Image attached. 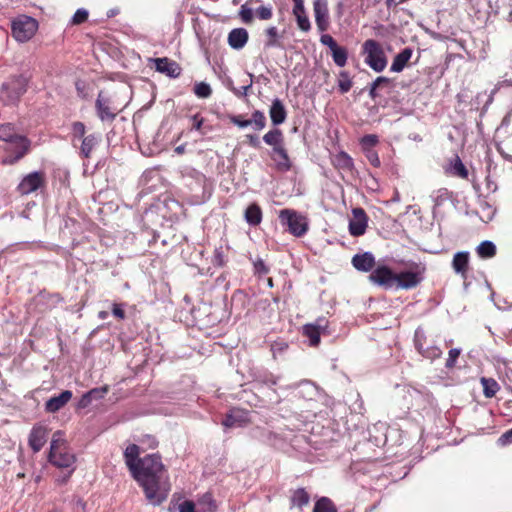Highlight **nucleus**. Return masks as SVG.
<instances>
[{
    "mask_svg": "<svg viewBox=\"0 0 512 512\" xmlns=\"http://www.w3.org/2000/svg\"><path fill=\"white\" fill-rule=\"evenodd\" d=\"M313 512H338L335 504L328 497H321L314 505Z\"/></svg>",
    "mask_w": 512,
    "mask_h": 512,
    "instance_id": "e433bc0d",
    "label": "nucleus"
},
{
    "mask_svg": "<svg viewBox=\"0 0 512 512\" xmlns=\"http://www.w3.org/2000/svg\"><path fill=\"white\" fill-rule=\"evenodd\" d=\"M179 512H195L194 502L190 500H185L179 505Z\"/></svg>",
    "mask_w": 512,
    "mask_h": 512,
    "instance_id": "13d9d810",
    "label": "nucleus"
},
{
    "mask_svg": "<svg viewBox=\"0 0 512 512\" xmlns=\"http://www.w3.org/2000/svg\"><path fill=\"white\" fill-rule=\"evenodd\" d=\"M459 355H460L459 349H457V348L450 349L445 366L447 368H453L455 366V363H456Z\"/></svg>",
    "mask_w": 512,
    "mask_h": 512,
    "instance_id": "5fc2aeb1",
    "label": "nucleus"
},
{
    "mask_svg": "<svg viewBox=\"0 0 512 512\" xmlns=\"http://www.w3.org/2000/svg\"><path fill=\"white\" fill-rule=\"evenodd\" d=\"M91 404H92V400H91V396H89V391H88L81 396V398L79 399V401L77 403V407L78 408H86Z\"/></svg>",
    "mask_w": 512,
    "mask_h": 512,
    "instance_id": "bf43d9fd",
    "label": "nucleus"
},
{
    "mask_svg": "<svg viewBox=\"0 0 512 512\" xmlns=\"http://www.w3.org/2000/svg\"><path fill=\"white\" fill-rule=\"evenodd\" d=\"M91 404H92V400H91V396H89V391H88L81 396V398L79 399V401L77 403V407L78 408H86Z\"/></svg>",
    "mask_w": 512,
    "mask_h": 512,
    "instance_id": "052dcab7",
    "label": "nucleus"
},
{
    "mask_svg": "<svg viewBox=\"0 0 512 512\" xmlns=\"http://www.w3.org/2000/svg\"><path fill=\"white\" fill-rule=\"evenodd\" d=\"M352 80L347 71H340L338 78L339 91L342 94L347 93L352 88Z\"/></svg>",
    "mask_w": 512,
    "mask_h": 512,
    "instance_id": "ea45409f",
    "label": "nucleus"
},
{
    "mask_svg": "<svg viewBox=\"0 0 512 512\" xmlns=\"http://www.w3.org/2000/svg\"><path fill=\"white\" fill-rule=\"evenodd\" d=\"M60 432H56L51 442L49 462L59 468H69L75 461L76 457L73 453L67 451V448L63 444H59V439L55 438L59 436Z\"/></svg>",
    "mask_w": 512,
    "mask_h": 512,
    "instance_id": "0eeeda50",
    "label": "nucleus"
},
{
    "mask_svg": "<svg viewBox=\"0 0 512 512\" xmlns=\"http://www.w3.org/2000/svg\"><path fill=\"white\" fill-rule=\"evenodd\" d=\"M320 42L330 49L332 59L338 67H344L347 64L348 50L346 47L338 45L330 34H322Z\"/></svg>",
    "mask_w": 512,
    "mask_h": 512,
    "instance_id": "9b49d317",
    "label": "nucleus"
},
{
    "mask_svg": "<svg viewBox=\"0 0 512 512\" xmlns=\"http://www.w3.org/2000/svg\"><path fill=\"white\" fill-rule=\"evenodd\" d=\"M278 380L279 378L274 376L272 373H264L254 379L253 386L258 390L264 387L272 388L278 383Z\"/></svg>",
    "mask_w": 512,
    "mask_h": 512,
    "instance_id": "7c9ffc66",
    "label": "nucleus"
},
{
    "mask_svg": "<svg viewBox=\"0 0 512 512\" xmlns=\"http://www.w3.org/2000/svg\"><path fill=\"white\" fill-rule=\"evenodd\" d=\"M239 16L245 24H250L253 22V9L248 6V4H243L239 11Z\"/></svg>",
    "mask_w": 512,
    "mask_h": 512,
    "instance_id": "de8ad7c7",
    "label": "nucleus"
},
{
    "mask_svg": "<svg viewBox=\"0 0 512 512\" xmlns=\"http://www.w3.org/2000/svg\"><path fill=\"white\" fill-rule=\"evenodd\" d=\"M175 153L179 154V155H182L185 153L186 151V145L185 144H182V145H179L177 146L175 149H174Z\"/></svg>",
    "mask_w": 512,
    "mask_h": 512,
    "instance_id": "338daca9",
    "label": "nucleus"
},
{
    "mask_svg": "<svg viewBox=\"0 0 512 512\" xmlns=\"http://www.w3.org/2000/svg\"><path fill=\"white\" fill-rule=\"evenodd\" d=\"M0 140L11 146L14 157L9 161L10 163H15L23 158L30 149V140L26 136L18 134L11 123L0 125Z\"/></svg>",
    "mask_w": 512,
    "mask_h": 512,
    "instance_id": "f03ea898",
    "label": "nucleus"
},
{
    "mask_svg": "<svg viewBox=\"0 0 512 512\" xmlns=\"http://www.w3.org/2000/svg\"><path fill=\"white\" fill-rule=\"evenodd\" d=\"M293 14L296 17L299 29L304 32H308L311 29V23L306 15L304 5L301 6V10H298L297 7H293Z\"/></svg>",
    "mask_w": 512,
    "mask_h": 512,
    "instance_id": "f704fd0d",
    "label": "nucleus"
},
{
    "mask_svg": "<svg viewBox=\"0 0 512 512\" xmlns=\"http://www.w3.org/2000/svg\"><path fill=\"white\" fill-rule=\"evenodd\" d=\"M278 218L281 225L287 227L288 232L295 237H302L308 231L307 218L294 209L280 210Z\"/></svg>",
    "mask_w": 512,
    "mask_h": 512,
    "instance_id": "39448f33",
    "label": "nucleus"
},
{
    "mask_svg": "<svg viewBox=\"0 0 512 512\" xmlns=\"http://www.w3.org/2000/svg\"><path fill=\"white\" fill-rule=\"evenodd\" d=\"M352 219L349 221V233L354 237H359L365 234L368 226V216L365 210L361 207L352 209Z\"/></svg>",
    "mask_w": 512,
    "mask_h": 512,
    "instance_id": "4468645a",
    "label": "nucleus"
},
{
    "mask_svg": "<svg viewBox=\"0 0 512 512\" xmlns=\"http://www.w3.org/2000/svg\"><path fill=\"white\" fill-rule=\"evenodd\" d=\"M361 54L364 56V62L375 72H382L388 63L385 51L382 45L374 40L367 39L361 46Z\"/></svg>",
    "mask_w": 512,
    "mask_h": 512,
    "instance_id": "20e7f679",
    "label": "nucleus"
},
{
    "mask_svg": "<svg viewBox=\"0 0 512 512\" xmlns=\"http://www.w3.org/2000/svg\"><path fill=\"white\" fill-rule=\"evenodd\" d=\"M415 347L422 356L429 358V359L439 358L442 354V351L438 347L424 348L423 343L421 342V339H420L418 333H416V335H415Z\"/></svg>",
    "mask_w": 512,
    "mask_h": 512,
    "instance_id": "c756f323",
    "label": "nucleus"
},
{
    "mask_svg": "<svg viewBox=\"0 0 512 512\" xmlns=\"http://www.w3.org/2000/svg\"><path fill=\"white\" fill-rule=\"evenodd\" d=\"M122 304L113 303L112 305V314L119 320H123L126 317L125 310L122 307Z\"/></svg>",
    "mask_w": 512,
    "mask_h": 512,
    "instance_id": "4d7b16f0",
    "label": "nucleus"
},
{
    "mask_svg": "<svg viewBox=\"0 0 512 512\" xmlns=\"http://www.w3.org/2000/svg\"><path fill=\"white\" fill-rule=\"evenodd\" d=\"M452 267L457 274H460L463 279H466L469 270V253L457 252L453 256Z\"/></svg>",
    "mask_w": 512,
    "mask_h": 512,
    "instance_id": "5701e85b",
    "label": "nucleus"
},
{
    "mask_svg": "<svg viewBox=\"0 0 512 512\" xmlns=\"http://www.w3.org/2000/svg\"><path fill=\"white\" fill-rule=\"evenodd\" d=\"M255 13L260 20H269L273 16L272 8L270 6H260L256 9Z\"/></svg>",
    "mask_w": 512,
    "mask_h": 512,
    "instance_id": "3c124183",
    "label": "nucleus"
},
{
    "mask_svg": "<svg viewBox=\"0 0 512 512\" xmlns=\"http://www.w3.org/2000/svg\"><path fill=\"white\" fill-rule=\"evenodd\" d=\"M476 252L480 258L490 259L496 255V246L493 242L486 240L477 246Z\"/></svg>",
    "mask_w": 512,
    "mask_h": 512,
    "instance_id": "72a5a7b5",
    "label": "nucleus"
},
{
    "mask_svg": "<svg viewBox=\"0 0 512 512\" xmlns=\"http://www.w3.org/2000/svg\"><path fill=\"white\" fill-rule=\"evenodd\" d=\"M352 265L358 271L369 272L375 266V258L369 252H364L362 254H356L352 258Z\"/></svg>",
    "mask_w": 512,
    "mask_h": 512,
    "instance_id": "412c9836",
    "label": "nucleus"
},
{
    "mask_svg": "<svg viewBox=\"0 0 512 512\" xmlns=\"http://www.w3.org/2000/svg\"><path fill=\"white\" fill-rule=\"evenodd\" d=\"M28 78L24 75H13L5 81L0 89V100L5 105H15L26 93Z\"/></svg>",
    "mask_w": 512,
    "mask_h": 512,
    "instance_id": "7ed1b4c3",
    "label": "nucleus"
},
{
    "mask_svg": "<svg viewBox=\"0 0 512 512\" xmlns=\"http://www.w3.org/2000/svg\"><path fill=\"white\" fill-rule=\"evenodd\" d=\"M190 120L192 122L191 130H196L201 134H205L207 132L206 129L209 131L212 130L211 126H204L205 119L199 113L190 116Z\"/></svg>",
    "mask_w": 512,
    "mask_h": 512,
    "instance_id": "79ce46f5",
    "label": "nucleus"
},
{
    "mask_svg": "<svg viewBox=\"0 0 512 512\" xmlns=\"http://www.w3.org/2000/svg\"><path fill=\"white\" fill-rule=\"evenodd\" d=\"M254 272L258 276L266 275L269 273V268L262 259H258L254 262Z\"/></svg>",
    "mask_w": 512,
    "mask_h": 512,
    "instance_id": "6e6d98bb",
    "label": "nucleus"
},
{
    "mask_svg": "<svg viewBox=\"0 0 512 512\" xmlns=\"http://www.w3.org/2000/svg\"><path fill=\"white\" fill-rule=\"evenodd\" d=\"M327 328V321L323 318L317 319L314 324H306L303 327V334L309 339L310 346L316 347L320 343V335Z\"/></svg>",
    "mask_w": 512,
    "mask_h": 512,
    "instance_id": "dca6fc26",
    "label": "nucleus"
},
{
    "mask_svg": "<svg viewBox=\"0 0 512 512\" xmlns=\"http://www.w3.org/2000/svg\"><path fill=\"white\" fill-rule=\"evenodd\" d=\"M46 177L42 171H36L26 175L17 186V191L21 195H28L45 186Z\"/></svg>",
    "mask_w": 512,
    "mask_h": 512,
    "instance_id": "f8f14e48",
    "label": "nucleus"
},
{
    "mask_svg": "<svg viewBox=\"0 0 512 512\" xmlns=\"http://www.w3.org/2000/svg\"><path fill=\"white\" fill-rule=\"evenodd\" d=\"M378 142V136L375 134L364 135L360 140V144L364 152L373 149V147L376 146Z\"/></svg>",
    "mask_w": 512,
    "mask_h": 512,
    "instance_id": "c03bdc74",
    "label": "nucleus"
},
{
    "mask_svg": "<svg viewBox=\"0 0 512 512\" xmlns=\"http://www.w3.org/2000/svg\"><path fill=\"white\" fill-rule=\"evenodd\" d=\"M369 280L385 290L395 288L396 272L387 265H378L369 275Z\"/></svg>",
    "mask_w": 512,
    "mask_h": 512,
    "instance_id": "1a4fd4ad",
    "label": "nucleus"
},
{
    "mask_svg": "<svg viewBox=\"0 0 512 512\" xmlns=\"http://www.w3.org/2000/svg\"><path fill=\"white\" fill-rule=\"evenodd\" d=\"M290 500L292 505L301 508L309 503L310 495L304 488H298L293 491Z\"/></svg>",
    "mask_w": 512,
    "mask_h": 512,
    "instance_id": "c9c22d12",
    "label": "nucleus"
},
{
    "mask_svg": "<svg viewBox=\"0 0 512 512\" xmlns=\"http://www.w3.org/2000/svg\"><path fill=\"white\" fill-rule=\"evenodd\" d=\"M249 422V418H224L222 425L225 430H228L232 427H244Z\"/></svg>",
    "mask_w": 512,
    "mask_h": 512,
    "instance_id": "37998d69",
    "label": "nucleus"
},
{
    "mask_svg": "<svg viewBox=\"0 0 512 512\" xmlns=\"http://www.w3.org/2000/svg\"><path fill=\"white\" fill-rule=\"evenodd\" d=\"M412 53L411 48H404L394 57L390 70L392 72H401L410 60Z\"/></svg>",
    "mask_w": 512,
    "mask_h": 512,
    "instance_id": "c85d7f7f",
    "label": "nucleus"
},
{
    "mask_svg": "<svg viewBox=\"0 0 512 512\" xmlns=\"http://www.w3.org/2000/svg\"><path fill=\"white\" fill-rule=\"evenodd\" d=\"M390 84V79L384 76L377 77L376 80L372 83L369 95L371 98H375L377 96L376 90L382 86H388Z\"/></svg>",
    "mask_w": 512,
    "mask_h": 512,
    "instance_id": "49530a36",
    "label": "nucleus"
},
{
    "mask_svg": "<svg viewBox=\"0 0 512 512\" xmlns=\"http://www.w3.org/2000/svg\"><path fill=\"white\" fill-rule=\"evenodd\" d=\"M88 16H89V13H88V11H87V10H85V9H83V8L78 9V10L74 13V15H73V17H72V21H71V22H72V24H73V25H80V24H82V23H84V22H86V21H87Z\"/></svg>",
    "mask_w": 512,
    "mask_h": 512,
    "instance_id": "8fccbe9b",
    "label": "nucleus"
},
{
    "mask_svg": "<svg viewBox=\"0 0 512 512\" xmlns=\"http://www.w3.org/2000/svg\"><path fill=\"white\" fill-rule=\"evenodd\" d=\"M214 262L219 266L224 265V256L221 250L216 249L214 252Z\"/></svg>",
    "mask_w": 512,
    "mask_h": 512,
    "instance_id": "0e129e2a",
    "label": "nucleus"
},
{
    "mask_svg": "<svg viewBox=\"0 0 512 512\" xmlns=\"http://www.w3.org/2000/svg\"><path fill=\"white\" fill-rule=\"evenodd\" d=\"M270 158L275 164V169L280 172H288L292 168V162L285 146L279 149H272Z\"/></svg>",
    "mask_w": 512,
    "mask_h": 512,
    "instance_id": "f3484780",
    "label": "nucleus"
},
{
    "mask_svg": "<svg viewBox=\"0 0 512 512\" xmlns=\"http://www.w3.org/2000/svg\"><path fill=\"white\" fill-rule=\"evenodd\" d=\"M139 455L140 447L138 445L130 444L126 447L124 451V459L130 473L134 472V470H136L137 466L140 464L139 461H141V458Z\"/></svg>",
    "mask_w": 512,
    "mask_h": 512,
    "instance_id": "393cba45",
    "label": "nucleus"
},
{
    "mask_svg": "<svg viewBox=\"0 0 512 512\" xmlns=\"http://www.w3.org/2000/svg\"><path fill=\"white\" fill-rule=\"evenodd\" d=\"M12 36L18 42L29 41L38 30V22L29 16H20L12 22Z\"/></svg>",
    "mask_w": 512,
    "mask_h": 512,
    "instance_id": "6e6552de",
    "label": "nucleus"
},
{
    "mask_svg": "<svg viewBox=\"0 0 512 512\" xmlns=\"http://www.w3.org/2000/svg\"><path fill=\"white\" fill-rule=\"evenodd\" d=\"M153 62L155 63L156 71L160 73L166 74L172 78H177L181 74L182 69L180 65L167 57L155 58Z\"/></svg>",
    "mask_w": 512,
    "mask_h": 512,
    "instance_id": "a211bd4d",
    "label": "nucleus"
},
{
    "mask_svg": "<svg viewBox=\"0 0 512 512\" xmlns=\"http://www.w3.org/2000/svg\"><path fill=\"white\" fill-rule=\"evenodd\" d=\"M313 10L318 30L327 31L330 26L327 0H313Z\"/></svg>",
    "mask_w": 512,
    "mask_h": 512,
    "instance_id": "2eb2a0df",
    "label": "nucleus"
},
{
    "mask_svg": "<svg viewBox=\"0 0 512 512\" xmlns=\"http://www.w3.org/2000/svg\"><path fill=\"white\" fill-rule=\"evenodd\" d=\"M263 212L259 204L251 203L244 212V219L250 226H258L262 222Z\"/></svg>",
    "mask_w": 512,
    "mask_h": 512,
    "instance_id": "bb28decb",
    "label": "nucleus"
},
{
    "mask_svg": "<svg viewBox=\"0 0 512 512\" xmlns=\"http://www.w3.org/2000/svg\"><path fill=\"white\" fill-rule=\"evenodd\" d=\"M499 443L501 445H507V444H510L512 443V429L506 431L505 433H503L500 438H499Z\"/></svg>",
    "mask_w": 512,
    "mask_h": 512,
    "instance_id": "e2e57ef3",
    "label": "nucleus"
},
{
    "mask_svg": "<svg viewBox=\"0 0 512 512\" xmlns=\"http://www.w3.org/2000/svg\"><path fill=\"white\" fill-rule=\"evenodd\" d=\"M48 430L42 425L33 427L29 435V446L34 452H39L47 441Z\"/></svg>",
    "mask_w": 512,
    "mask_h": 512,
    "instance_id": "aec40b11",
    "label": "nucleus"
},
{
    "mask_svg": "<svg viewBox=\"0 0 512 512\" xmlns=\"http://www.w3.org/2000/svg\"><path fill=\"white\" fill-rule=\"evenodd\" d=\"M99 142L98 137L95 134H89L82 138L80 152L85 158H89L94 148Z\"/></svg>",
    "mask_w": 512,
    "mask_h": 512,
    "instance_id": "2f4dec72",
    "label": "nucleus"
},
{
    "mask_svg": "<svg viewBox=\"0 0 512 512\" xmlns=\"http://www.w3.org/2000/svg\"><path fill=\"white\" fill-rule=\"evenodd\" d=\"M385 4H386L387 8H392V7L397 6L400 3H399V1H396V0H385Z\"/></svg>",
    "mask_w": 512,
    "mask_h": 512,
    "instance_id": "774afa93",
    "label": "nucleus"
},
{
    "mask_svg": "<svg viewBox=\"0 0 512 512\" xmlns=\"http://www.w3.org/2000/svg\"><path fill=\"white\" fill-rule=\"evenodd\" d=\"M263 141L267 145L271 146L272 149H279V148L285 146L283 132L278 128H274V129L268 131L263 136Z\"/></svg>",
    "mask_w": 512,
    "mask_h": 512,
    "instance_id": "cd10ccee",
    "label": "nucleus"
},
{
    "mask_svg": "<svg viewBox=\"0 0 512 512\" xmlns=\"http://www.w3.org/2000/svg\"><path fill=\"white\" fill-rule=\"evenodd\" d=\"M480 383L487 398L494 397L500 389L498 382L493 378L481 377Z\"/></svg>",
    "mask_w": 512,
    "mask_h": 512,
    "instance_id": "473e14b6",
    "label": "nucleus"
},
{
    "mask_svg": "<svg viewBox=\"0 0 512 512\" xmlns=\"http://www.w3.org/2000/svg\"><path fill=\"white\" fill-rule=\"evenodd\" d=\"M73 136L82 139L86 133V127L83 122L76 121L72 124Z\"/></svg>",
    "mask_w": 512,
    "mask_h": 512,
    "instance_id": "603ef678",
    "label": "nucleus"
},
{
    "mask_svg": "<svg viewBox=\"0 0 512 512\" xmlns=\"http://www.w3.org/2000/svg\"><path fill=\"white\" fill-rule=\"evenodd\" d=\"M248 32L244 28H235L228 34V44L234 49H241L248 41Z\"/></svg>",
    "mask_w": 512,
    "mask_h": 512,
    "instance_id": "a878e982",
    "label": "nucleus"
},
{
    "mask_svg": "<svg viewBox=\"0 0 512 512\" xmlns=\"http://www.w3.org/2000/svg\"><path fill=\"white\" fill-rule=\"evenodd\" d=\"M250 88V85L242 86L239 89L234 88L233 92L237 97H244L247 95V91Z\"/></svg>",
    "mask_w": 512,
    "mask_h": 512,
    "instance_id": "69168bd1",
    "label": "nucleus"
},
{
    "mask_svg": "<svg viewBox=\"0 0 512 512\" xmlns=\"http://www.w3.org/2000/svg\"><path fill=\"white\" fill-rule=\"evenodd\" d=\"M229 120L239 128H246L253 125L254 129L257 131L264 129L267 122L265 114L260 110L253 111L251 119L248 120L243 119L242 115H230Z\"/></svg>",
    "mask_w": 512,
    "mask_h": 512,
    "instance_id": "ddd939ff",
    "label": "nucleus"
},
{
    "mask_svg": "<svg viewBox=\"0 0 512 512\" xmlns=\"http://www.w3.org/2000/svg\"><path fill=\"white\" fill-rule=\"evenodd\" d=\"M246 140H247V143L253 147V148H260L261 147V144H260V140H259V137L256 136V135H253V134H247L245 136Z\"/></svg>",
    "mask_w": 512,
    "mask_h": 512,
    "instance_id": "680f3d73",
    "label": "nucleus"
},
{
    "mask_svg": "<svg viewBox=\"0 0 512 512\" xmlns=\"http://www.w3.org/2000/svg\"><path fill=\"white\" fill-rule=\"evenodd\" d=\"M95 109L102 122H113L119 112L113 105L112 100L103 91H100L97 96Z\"/></svg>",
    "mask_w": 512,
    "mask_h": 512,
    "instance_id": "9d476101",
    "label": "nucleus"
},
{
    "mask_svg": "<svg viewBox=\"0 0 512 512\" xmlns=\"http://www.w3.org/2000/svg\"><path fill=\"white\" fill-rule=\"evenodd\" d=\"M193 91L195 95L199 98H208L212 94V89L210 85L205 82L196 83Z\"/></svg>",
    "mask_w": 512,
    "mask_h": 512,
    "instance_id": "a18cd8bd",
    "label": "nucleus"
},
{
    "mask_svg": "<svg viewBox=\"0 0 512 512\" xmlns=\"http://www.w3.org/2000/svg\"><path fill=\"white\" fill-rule=\"evenodd\" d=\"M451 169H452V174L454 176H457L462 179L468 178V175H469L468 170L458 155L455 156V158L451 164Z\"/></svg>",
    "mask_w": 512,
    "mask_h": 512,
    "instance_id": "4c0bfd02",
    "label": "nucleus"
},
{
    "mask_svg": "<svg viewBox=\"0 0 512 512\" xmlns=\"http://www.w3.org/2000/svg\"><path fill=\"white\" fill-rule=\"evenodd\" d=\"M269 115L274 125H280L285 122L287 118V111L280 99L276 98L272 101L269 109Z\"/></svg>",
    "mask_w": 512,
    "mask_h": 512,
    "instance_id": "4be33fe9",
    "label": "nucleus"
},
{
    "mask_svg": "<svg viewBox=\"0 0 512 512\" xmlns=\"http://www.w3.org/2000/svg\"><path fill=\"white\" fill-rule=\"evenodd\" d=\"M72 396V391L64 390L58 396L51 397L45 403V411L47 413L60 411L72 399Z\"/></svg>",
    "mask_w": 512,
    "mask_h": 512,
    "instance_id": "6ab92c4d",
    "label": "nucleus"
},
{
    "mask_svg": "<svg viewBox=\"0 0 512 512\" xmlns=\"http://www.w3.org/2000/svg\"><path fill=\"white\" fill-rule=\"evenodd\" d=\"M364 153H365V156H366L367 160L369 161V163L372 166H374L376 168L380 167L381 161H380V158L378 156V153L374 149L365 151Z\"/></svg>",
    "mask_w": 512,
    "mask_h": 512,
    "instance_id": "864d4df0",
    "label": "nucleus"
},
{
    "mask_svg": "<svg viewBox=\"0 0 512 512\" xmlns=\"http://www.w3.org/2000/svg\"><path fill=\"white\" fill-rule=\"evenodd\" d=\"M132 477L143 488L147 501L154 505L162 504L168 497L170 482L167 470L158 453L141 458Z\"/></svg>",
    "mask_w": 512,
    "mask_h": 512,
    "instance_id": "f257e3e1",
    "label": "nucleus"
},
{
    "mask_svg": "<svg viewBox=\"0 0 512 512\" xmlns=\"http://www.w3.org/2000/svg\"><path fill=\"white\" fill-rule=\"evenodd\" d=\"M109 391V387L107 385H104L102 387L93 388L89 391V396H91V400L98 401L100 399H103L106 394Z\"/></svg>",
    "mask_w": 512,
    "mask_h": 512,
    "instance_id": "09e8293b",
    "label": "nucleus"
},
{
    "mask_svg": "<svg viewBox=\"0 0 512 512\" xmlns=\"http://www.w3.org/2000/svg\"><path fill=\"white\" fill-rule=\"evenodd\" d=\"M200 506H203V512H216L217 506L211 493H205L198 501Z\"/></svg>",
    "mask_w": 512,
    "mask_h": 512,
    "instance_id": "a19ab883",
    "label": "nucleus"
},
{
    "mask_svg": "<svg viewBox=\"0 0 512 512\" xmlns=\"http://www.w3.org/2000/svg\"><path fill=\"white\" fill-rule=\"evenodd\" d=\"M265 34L267 36L265 47L272 48L280 46V43L278 41V29L275 26L268 27L265 30Z\"/></svg>",
    "mask_w": 512,
    "mask_h": 512,
    "instance_id": "58836bf2",
    "label": "nucleus"
},
{
    "mask_svg": "<svg viewBox=\"0 0 512 512\" xmlns=\"http://www.w3.org/2000/svg\"><path fill=\"white\" fill-rule=\"evenodd\" d=\"M425 271L424 265L413 263L410 270L396 273L395 289L410 290L416 288L423 281Z\"/></svg>",
    "mask_w": 512,
    "mask_h": 512,
    "instance_id": "423d86ee",
    "label": "nucleus"
},
{
    "mask_svg": "<svg viewBox=\"0 0 512 512\" xmlns=\"http://www.w3.org/2000/svg\"><path fill=\"white\" fill-rule=\"evenodd\" d=\"M332 164L337 170L346 173H352V171L354 170V162L352 157L344 151H341L334 155L332 159Z\"/></svg>",
    "mask_w": 512,
    "mask_h": 512,
    "instance_id": "b1692460",
    "label": "nucleus"
}]
</instances>
